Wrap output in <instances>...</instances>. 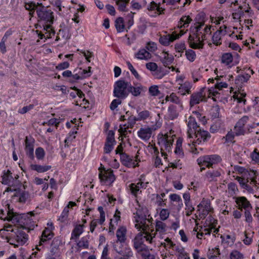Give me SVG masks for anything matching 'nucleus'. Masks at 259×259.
I'll list each match as a JSON object with an SVG mask.
<instances>
[{
    "instance_id": "obj_1",
    "label": "nucleus",
    "mask_w": 259,
    "mask_h": 259,
    "mask_svg": "<svg viewBox=\"0 0 259 259\" xmlns=\"http://www.w3.org/2000/svg\"><path fill=\"white\" fill-rule=\"evenodd\" d=\"M136 211L134 212L135 227L141 232L139 233L133 240L134 248L138 251L146 250V246L144 244L146 241L152 244L155 242V232L150 226L152 225L150 214L148 209L142 206L136 199Z\"/></svg>"
},
{
    "instance_id": "obj_2",
    "label": "nucleus",
    "mask_w": 259,
    "mask_h": 259,
    "mask_svg": "<svg viewBox=\"0 0 259 259\" xmlns=\"http://www.w3.org/2000/svg\"><path fill=\"white\" fill-rule=\"evenodd\" d=\"M2 204L6 207L7 215L3 218L4 214L0 213V218L7 220L12 223H20L22 228L28 230H32L35 227L34 216L31 212L27 214H23L20 217L13 211V208L11 206L8 200H3Z\"/></svg>"
},
{
    "instance_id": "obj_3",
    "label": "nucleus",
    "mask_w": 259,
    "mask_h": 259,
    "mask_svg": "<svg viewBox=\"0 0 259 259\" xmlns=\"http://www.w3.org/2000/svg\"><path fill=\"white\" fill-rule=\"evenodd\" d=\"M190 29L192 34L189 37L190 47L194 49H202L206 35L210 33V27L202 21H196Z\"/></svg>"
},
{
    "instance_id": "obj_4",
    "label": "nucleus",
    "mask_w": 259,
    "mask_h": 259,
    "mask_svg": "<svg viewBox=\"0 0 259 259\" xmlns=\"http://www.w3.org/2000/svg\"><path fill=\"white\" fill-rule=\"evenodd\" d=\"M231 78L230 76L217 75L214 78H209V83H214V87H211L207 91V97L211 98L216 102H222L223 99L221 90L228 87L227 81Z\"/></svg>"
},
{
    "instance_id": "obj_5",
    "label": "nucleus",
    "mask_w": 259,
    "mask_h": 259,
    "mask_svg": "<svg viewBox=\"0 0 259 259\" xmlns=\"http://www.w3.org/2000/svg\"><path fill=\"white\" fill-rule=\"evenodd\" d=\"M6 231L5 235L6 236L8 242L14 247L23 245L28 240V235L23 231L18 229L16 227L11 224H6L3 229H1L0 233Z\"/></svg>"
},
{
    "instance_id": "obj_6",
    "label": "nucleus",
    "mask_w": 259,
    "mask_h": 259,
    "mask_svg": "<svg viewBox=\"0 0 259 259\" xmlns=\"http://www.w3.org/2000/svg\"><path fill=\"white\" fill-rule=\"evenodd\" d=\"M174 141V135H171L170 132H162L158 136V143L160 147L161 155L164 159H167V154L164 151H171Z\"/></svg>"
},
{
    "instance_id": "obj_7",
    "label": "nucleus",
    "mask_w": 259,
    "mask_h": 259,
    "mask_svg": "<svg viewBox=\"0 0 259 259\" xmlns=\"http://www.w3.org/2000/svg\"><path fill=\"white\" fill-rule=\"evenodd\" d=\"M210 137L209 133L205 130L201 129L198 130L193 135V138L189 139L188 145L191 146V144L194 147H191V152L196 154L197 152V149L195 148L197 145L202 144L207 141Z\"/></svg>"
},
{
    "instance_id": "obj_8",
    "label": "nucleus",
    "mask_w": 259,
    "mask_h": 259,
    "mask_svg": "<svg viewBox=\"0 0 259 259\" xmlns=\"http://www.w3.org/2000/svg\"><path fill=\"white\" fill-rule=\"evenodd\" d=\"M40 19L38 20L37 25L42 26L45 33H41L38 34L40 39L51 38L54 35L55 32L51 28V24L53 23L54 17H39Z\"/></svg>"
},
{
    "instance_id": "obj_9",
    "label": "nucleus",
    "mask_w": 259,
    "mask_h": 259,
    "mask_svg": "<svg viewBox=\"0 0 259 259\" xmlns=\"http://www.w3.org/2000/svg\"><path fill=\"white\" fill-rule=\"evenodd\" d=\"M130 82L122 79L116 81L114 85L113 96L121 99H125L128 95Z\"/></svg>"
},
{
    "instance_id": "obj_10",
    "label": "nucleus",
    "mask_w": 259,
    "mask_h": 259,
    "mask_svg": "<svg viewBox=\"0 0 259 259\" xmlns=\"http://www.w3.org/2000/svg\"><path fill=\"white\" fill-rule=\"evenodd\" d=\"M8 193L9 197H11L12 201L24 203L28 198V193L25 191L17 190L16 188L8 187L3 192V194Z\"/></svg>"
},
{
    "instance_id": "obj_11",
    "label": "nucleus",
    "mask_w": 259,
    "mask_h": 259,
    "mask_svg": "<svg viewBox=\"0 0 259 259\" xmlns=\"http://www.w3.org/2000/svg\"><path fill=\"white\" fill-rule=\"evenodd\" d=\"M38 5V3L36 5L35 3L31 2L30 3L26 4L25 7L26 10L30 11V15L33 14L31 13L32 11L36 10L37 16H53V13L51 10H48L47 9L42 6L41 4H40L39 6Z\"/></svg>"
},
{
    "instance_id": "obj_12",
    "label": "nucleus",
    "mask_w": 259,
    "mask_h": 259,
    "mask_svg": "<svg viewBox=\"0 0 259 259\" xmlns=\"http://www.w3.org/2000/svg\"><path fill=\"white\" fill-rule=\"evenodd\" d=\"M54 229V227L52 222H49L47 224V227H46L42 233L41 238L39 240V244L36 246L35 249L39 251H40L44 248L42 244L47 240L51 239L53 236L54 234L53 230Z\"/></svg>"
},
{
    "instance_id": "obj_13",
    "label": "nucleus",
    "mask_w": 259,
    "mask_h": 259,
    "mask_svg": "<svg viewBox=\"0 0 259 259\" xmlns=\"http://www.w3.org/2000/svg\"><path fill=\"white\" fill-rule=\"evenodd\" d=\"M221 160V158L217 155H206L199 157L197 161L200 167L201 170L205 169L204 166L209 167L213 164L217 163Z\"/></svg>"
},
{
    "instance_id": "obj_14",
    "label": "nucleus",
    "mask_w": 259,
    "mask_h": 259,
    "mask_svg": "<svg viewBox=\"0 0 259 259\" xmlns=\"http://www.w3.org/2000/svg\"><path fill=\"white\" fill-rule=\"evenodd\" d=\"M133 24V17H117L115 21V25L118 32L127 31Z\"/></svg>"
},
{
    "instance_id": "obj_15",
    "label": "nucleus",
    "mask_w": 259,
    "mask_h": 259,
    "mask_svg": "<svg viewBox=\"0 0 259 259\" xmlns=\"http://www.w3.org/2000/svg\"><path fill=\"white\" fill-rule=\"evenodd\" d=\"M239 172L242 175L244 179H246L247 181H250V184L253 185L259 181V171L253 169H247L243 167H240L238 169Z\"/></svg>"
},
{
    "instance_id": "obj_16",
    "label": "nucleus",
    "mask_w": 259,
    "mask_h": 259,
    "mask_svg": "<svg viewBox=\"0 0 259 259\" xmlns=\"http://www.w3.org/2000/svg\"><path fill=\"white\" fill-rule=\"evenodd\" d=\"M102 185L111 186L115 180V176L111 169L100 170L99 175Z\"/></svg>"
},
{
    "instance_id": "obj_17",
    "label": "nucleus",
    "mask_w": 259,
    "mask_h": 259,
    "mask_svg": "<svg viewBox=\"0 0 259 259\" xmlns=\"http://www.w3.org/2000/svg\"><path fill=\"white\" fill-rule=\"evenodd\" d=\"M207 91L208 90L203 88L201 89L199 92L192 94L190 100V106H193L199 104L201 102L205 101L206 99V93L207 94Z\"/></svg>"
},
{
    "instance_id": "obj_18",
    "label": "nucleus",
    "mask_w": 259,
    "mask_h": 259,
    "mask_svg": "<svg viewBox=\"0 0 259 259\" xmlns=\"http://www.w3.org/2000/svg\"><path fill=\"white\" fill-rule=\"evenodd\" d=\"M148 183L138 182L137 183H131L127 186V190L135 197L142 192V190L145 189Z\"/></svg>"
},
{
    "instance_id": "obj_19",
    "label": "nucleus",
    "mask_w": 259,
    "mask_h": 259,
    "mask_svg": "<svg viewBox=\"0 0 259 259\" xmlns=\"http://www.w3.org/2000/svg\"><path fill=\"white\" fill-rule=\"evenodd\" d=\"M115 133L113 131H109L106 139L104 147V152L106 154L110 153L114 149L116 142L114 138Z\"/></svg>"
},
{
    "instance_id": "obj_20",
    "label": "nucleus",
    "mask_w": 259,
    "mask_h": 259,
    "mask_svg": "<svg viewBox=\"0 0 259 259\" xmlns=\"http://www.w3.org/2000/svg\"><path fill=\"white\" fill-rule=\"evenodd\" d=\"M121 163L128 168H134L138 165L139 160L137 157H131L126 153H122L120 155Z\"/></svg>"
},
{
    "instance_id": "obj_21",
    "label": "nucleus",
    "mask_w": 259,
    "mask_h": 259,
    "mask_svg": "<svg viewBox=\"0 0 259 259\" xmlns=\"http://www.w3.org/2000/svg\"><path fill=\"white\" fill-rule=\"evenodd\" d=\"M98 210L100 213L99 219H94L90 223V231L93 233L98 225L102 226L105 221V213L102 206H99Z\"/></svg>"
},
{
    "instance_id": "obj_22",
    "label": "nucleus",
    "mask_w": 259,
    "mask_h": 259,
    "mask_svg": "<svg viewBox=\"0 0 259 259\" xmlns=\"http://www.w3.org/2000/svg\"><path fill=\"white\" fill-rule=\"evenodd\" d=\"M236 207L240 210H251L252 206L250 202L244 196H238L234 197Z\"/></svg>"
},
{
    "instance_id": "obj_23",
    "label": "nucleus",
    "mask_w": 259,
    "mask_h": 259,
    "mask_svg": "<svg viewBox=\"0 0 259 259\" xmlns=\"http://www.w3.org/2000/svg\"><path fill=\"white\" fill-rule=\"evenodd\" d=\"M212 209L210 202L208 199H203L198 205V210L199 212V215L201 218H204L211 211Z\"/></svg>"
},
{
    "instance_id": "obj_24",
    "label": "nucleus",
    "mask_w": 259,
    "mask_h": 259,
    "mask_svg": "<svg viewBox=\"0 0 259 259\" xmlns=\"http://www.w3.org/2000/svg\"><path fill=\"white\" fill-rule=\"evenodd\" d=\"M188 131H187V137L188 139L193 138V135L196 133V132L198 131L197 123L194 117L190 116L188 119L187 120Z\"/></svg>"
},
{
    "instance_id": "obj_25",
    "label": "nucleus",
    "mask_w": 259,
    "mask_h": 259,
    "mask_svg": "<svg viewBox=\"0 0 259 259\" xmlns=\"http://www.w3.org/2000/svg\"><path fill=\"white\" fill-rule=\"evenodd\" d=\"M248 120V117L244 116L236 124L234 127V133L236 136L244 135L245 132V125Z\"/></svg>"
},
{
    "instance_id": "obj_26",
    "label": "nucleus",
    "mask_w": 259,
    "mask_h": 259,
    "mask_svg": "<svg viewBox=\"0 0 259 259\" xmlns=\"http://www.w3.org/2000/svg\"><path fill=\"white\" fill-rule=\"evenodd\" d=\"M12 176V173L9 170H8L4 174L2 177V183L4 185H8L9 187L14 188V186L18 184V182Z\"/></svg>"
},
{
    "instance_id": "obj_27",
    "label": "nucleus",
    "mask_w": 259,
    "mask_h": 259,
    "mask_svg": "<svg viewBox=\"0 0 259 259\" xmlns=\"http://www.w3.org/2000/svg\"><path fill=\"white\" fill-rule=\"evenodd\" d=\"M183 34H179L175 32H173L171 34H168L161 36L159 38L160 43L164 46H168L170 44L173 42L174 40L178 39Z\"/></svg>"
},
{
    "instance_id": "obj_28",
    "label": "nucleus",
    "mask_w": 259,
    "mask_h": 259,
    "mask_svg": "<svg viewBox=\"0 0 259 259\" xmlns=\"http://www.w3.org/2000/svg\"><path fill=\"white\" fill-rule=\"evenodd\" d=\"M152 134V129L148 126L141 127L137 132L138 137L144 141H148L150 139Z\"/></svg>"
},
{
    "instance_id": "obj_29",
    "label": "nucleus",
    "mask_w": 259,
    "mask_h": 259,
    "mask_svg": "<svg viewBox=\"0 0 259 259\" xmlns=\"http://www.w3.org/2000/svg\"><path fill=\"white\" fill-rule=\"evenodd\" d=\"M183 109V105H177L172 104L168 108V116L171 120L176 118L179 113Z\"/></svg>"
},
{
    "instance_id": "obj_30",
    "label": "nucleus",
    "mask_w": 259,
    "mask_h": 259,
    "mask_svg": "<svg viewBox=\"0 0 259 259\" xmlns=\"http://www.w3.org/2000/svg\"><path fill=\"white\" fill-rule=\"evenodd\" d=\"M227 33V27L225 25L221 26L220 29L217 31L212 37L213 42L217 45L221 44V38L222 36L226 35Z\"/></svg>"
},
{
    "instance_id": "obj_31",
    "label": "nucleus",
    "mask_w": 259,
    "mask_h": 259,
    "mask_svg": "<svg viewBox=\"0 0 259 259\" xmlns=\"http://www.w3.org/2000/svg\"><path fill=\"white\" fill-rule=\"evenodd\" d=\"M25 150L26 155L29 158L33 160L34 158V143L32 139H29L27 137L25 139Z\"/></svg>"
},
{
    "instance_id": "obj_32",
    "label": "nucleus",
    "mask_w": 259,
    "mask_h": 259,
    "mask_svg": "<svg viewBox=\"0 0 259 259\" xmlns=\"http://www.w3.org/2000/svg\"><path fill=\"white\" fill-rule=\"evenodd\" d=\"M168 193L167 191L162 192L160 194H152V200L154 201L155 203L158 206H164L165 205V199L166 194Z\"/></svg>"
},
{
    "instance_id": "obj_33",
    "label": "nucleus",
    "mask_w": 259,
    "mask_h": 259,
    "mask_svg": "<svg viewBox=\"0 0 259 259\" xmlns=\"http://www.w3.org/2000/svg\"><path fill=\"white\" fill-rule=\"evenodd\" d=\"M120 212L116 209L113 217L110 219L109 232H113L118 226L119 222L120 221Z\"/></svg>"
},
{
    "instance_id": "obj_34",
    "label": "nucleus",
    "mask_w": 259,
    "mask_h": 259,
    "mask_svg": "<svg viewBox=\"0 0 259 259\" xmlns=\"http://www.w3.org/2000/svg\"><path fill=\"white\" fill-rule=\"evenodd\" d=\"M220 237L222 243L229 247L234 245L236 240V235L234 233L231 234H224L221 235Z\"/></svg>"
},
{
    "instance_id": "obj_35",
    "label": "nucleus",
    "mask_w": 259,
    "mask_h": 259,
    "mask_svg": "<svg viewBox=\"0 0 259 259\" xmlns=\"http://www.w3.org/2000/svg\"><path fill=\"white\" fill-rule=\"evenodd\" d=\"M150 116V113L148 110H143L138 113V117H131L130 120H132L131 125L135 124L137 121L144 120L148 119Z\"/></svg>"
},
{
    "instance_id": "obj_36",
    "label": "nucleus",
    "mask_w": 259,
    "mask_h": 259,
    "mask_svg": "<svg viewBox=\"0 0 259 259\" xmlns=\"http://www.w3.org/2000/svg\"><path fill=\"white\" fill-rule=\"evenodd\" d=\"M147 9L151 12H153L154 13L161 15L164 14V11L165 9L161 7V5L157 4L154 2H152L148 6Z\"/></svg>"
},
{
    "instance_id": "obj_37",
    "label": "nucleus",
    "mask_w": 259,
    "mask_h": 259,
    "mask_svg": "<svg viewBox=\"0 0 259 259\" xmlns=\"http://www.w3.org/2000/svg\"><path fill=\"white\" fill-rule=\"evenodd\" d=\"M180 86L178 88L179 92L182 95H185L186 94H189L191 92V89L192 87V84L191 82L188 81H185L183 83H179Z\"/></svg>"
},
{
    "instance_id": "obj_38",
    "label": "nucleus",
    "mask_w": 259,
    "mask_h": 259,
    "mask_svg": "<svg viewBox=\"0 0 259 259\" xmlns=\"http://www.w3.org/2000/svg\"><path fill=\"white\" fill-rule=\"evenodd\" d=\"M226 192L229 197H232L233 199L234 197H237L236 195L239 193V190L237 185L234 183H229Z\"/></svg>"
},
{
    "instance_id": "obj_39",
    "label": "nucleus",
    "mask_w": 259,
    "mask_h": 259,
    "mask_svg": "<svg viewBox=\"0 0 259 259\" xmlns=\"http://www.w3.org/2000/svg\"><path fill=\"white\" fill-rule=\"evenodd\" d=\"M135 57L139 60H148L152 57V55L145 48H142L135 54Z\"/></svg>"
},
{
    "instance_id": "obj_40",
    "label": "nucleus",
    "mask_w": 259,
    "mask_h": 259,
    "mask_svg": "<svg viewBox=\"0 0 259 259\" xmlns=\"http://www.w3.org/2000/svg\"><path fill=\"white\" fill-rule=\"evenodd\" d=\"M221 62L230 68L234 65L233 55L230 53H224L221 57Z\"/></svg>"
},
{
    "instance_id": "obj_41",
    "label": "nucleus",
    "mask_w": 259,
    "mask_h": 259,
    "mask_svg": "<svg viewBox=\"0 0 259 259\" xmlns=\"http://www.w3.org/2000/svg\"><path fill=\"white\" fill-rule=\"evenodd\" d=\"M246 93L243 91L235 92L233 96L234 100L240 104L244 105L246 103Z\"/></svg>"
},
{
    "instance_id": "obj_42",
    "label": "nucleus",
    "mask_w": 259,
    "mask_h": 259,
    "mask_svg": "<svg viewBox=\"0 0 259 259\" xmlns=\"http://www.w3.org/2000/svg\"><path fill=\"white\" fill-rule=\"evenodd\" d=\"M167 230V226L163 221L157 219L155 220V231L156 232L160 234H164L166 233Z\"/></svg>"
},
{
    "instance_id": "obj_43",
    "label": "nucleus",
    "mask_w": 259,
    "mask_h": 259,
    "mask_svg": "<svg viewBox=\"0 0 259 259\" xmlns=\"http://www.w3.org/2000/svg\"><path fill=\"white\" fill-rule=\"evenodd\" d=\"M143 86L140 84L132 86L130 83L128 87V93H131L134 96L137 97L143 91Z\"/></svg>"
},
{
    "instance_id": "obj_44",
    "label": "nucleus",
    "mask_w": 259,
    "mask_h": 259,
    "mask_svg": "<svg viewBox=\"0 0 259 259\" xmlns=\"http://www.w3.org/2000/svg\"><path fill=\"white\" fill-rule=\"evenodd\" d=\"M165 100L166 102L172 103L174 105H183L182 101L174 93H171L169 95H167L165 97Z\"/></svg>"
},
{
    "instance_id": "obj_45",
    "label": "nucleus",
    "mask_w": 259,
    "mask_h": 259,
    "mask_svg": "<svg viewBox=\"0 0 259 259\" xmlns=\"http://www.w3.org/2000/svg\"><path fill=\"white\" fill-rule=\"evenodd\" d=\"M126 229L124 227H120L117 230L116 236L117 237V240L121 242H125L126 239Z\"/></svg>"
},
{
    "instance_id": "obj_46",
    "label": "nucleus",
    "mask_w": 259,
    "mask_h": 259,
    "mask_svg": "<svg viewBox=\"0 0 259 259\" xmlns=\"http://www.w3.org/2000/svg\"><path fill=\"white\" fill-rule=\"evenodd\" d=\"M175 50L176 53V57L179 58L182 56L184 51L186 50V46L184 41L179 42L175 45Z\"/></svg>"
},
{
    "instance_id": "obj_47",
    "label": "nucleus",
    "mask_w": 259,
    "mask_h": 259,
    "mask_svg": "<svg viewBox=\"0 0 259 259\" xmlns=\"http://www.w3.org/2000/svg\"><path fill=\"white\" fill-rule=\"evenodd\" d=\"M30 167L31 170L36 171L39 173L46 172L51 168V166L50 165H41L36 164H32L30 165Z\"/></svg>"
},
{
    "instance_id": "obj_48",
    "label": "nucleus",
    "mask_w": 259,
    "mask_h": 259,
    "mask_svg": "<svg viewBox=\"0 0 259 259\" xmlns=\"http://www.w3.org/2000/svg\"><path fill=\"white\" fill-rule=\"evenodd\" d=\"M76 205V203L72 201H70L68 205L64 207L61 215L59 217V220L61 222H64L68 217L69 209Z\"/></svg>"
},
{
    "instance_id": "obj_49",
    "label": "nucleus",
    "mask_w": 259,
    "mask_h": 259,
    "mask_svg": "<svg viewBox=\"0 0 259 259\" xmlns=\"http://www.w3.org/2000/svg\"><path fill=\"white\" fill-rule=\"evenodd\" d=\"M147 2L145 0H132L131 2V8L133 10H139L145 7Z\"/></svg>"
},
{
    "instance_id": "obj_50",
    "label": "nucleus",
    "mask_w": 259,
    "mask_h": 259,
    "mask_svg": "<svg viewBox=\"0 0 259 259\" xmlns=\"http://www.w3.org/2000/svg\"><path fill=\"white\" fill-rule=\"evenodd\" d=\"M170 201L175 202L177 204V209L180 210L183 207V203L181 196L177 194H171L169 195Z\"/></svg>"
},
{
    "instance_id": "obj_51",
    "label": "nucleus",
    "mask_w": 259,
    "mask_h": 259,
    "mask_svg": "<svg viewBox=\"0 0 259 259\" xmlns=\"http://www.w3.org/2000/svg\"><path fill=\"white\" fill-rule=\"evenodd\" d=\"M174 57L167 52H163L161 56V61L165 66L171 64L174 61Z\"/></svg>"
},
{
    "instance_id": "obj_52",
    "label": "nucleus",
    "mask_w": 259,
    "mask_h": 259,
    "mask_svg": "<svg viewBox=\"0 0 259 259\" xmlns=\"http://www.w3.org/2000/svg\"><path fill=\"white\" fill-rule=\"evenodd\" d=\"M247 71L248 72H245L238 75L237 78L236 79V81L240 82L241 83L246 82L250 77V74H252L253 73V71L251 69H248Z\"/></svg>"
},
{
    "instance_id": "obj_53",
    "label": "nucleus",
    "mask_w": 259,
    "mask_h": 259,
    "mask_svg": "<svg viewBox=\"0 0 259 259\" xmlns=\"http://www.w3.org/2000/svg\"><path fill=\"white\" fill-rule=\"evenodd\" d=\"M83 225H77L71 233V238L77 239L83 232Z\"/></svg>"
},
{
    "instance_id": "obj_54",
    "label": "nucleus",
    "mask_w": 259,
    "mask_h": 259,
    "mask_svg": "<svg viewBox=\"0 0 259 259\" xmlns=\"http://www.w3.org/2000/svg\"><path fill=\"white\" fill-rule=\"evenodd\" d=\"M157 213L159 214V220L164 221L166 220L170 214V211L166 208H158L156 209Z\"/></svg>"
},
{
    "instance_id": "obj_55",
    "label": "nucleus",
    "mask_w": 259,
    "mask_h": 259,
    "mask_svg": "<svg viewBox=\"0 0 259 259\" xmlns=\"http://www.w3.org/2000/svg\"><path fill=\"white\" fill-rule=\"evenodd\" d=\"M172 250L176 251L177 253V255L178 259H180V258H182L185 255L188 254V253L185 251L184 247L181 245L175 244L172 246Z\"/></svg>"
},
{
    "instance_id": "obj_56",
    "label": "nucleus",
    "mask_w": 259,
    "mask_h": 259,
    "mask_svg": "<svg viewBox=\"0 0 259 259\" xmlns=\"http://www.w3.org/2000/svg\"><path fill=\"white\" fill-rule=\"evenodd\" d=\"M126 246L125 241L121 242L116 240L113 244V248L117 253L120 254L123 252V249Z\"/></svg>"
},
{
    "instance_id": "obj_57",
    "label": "nucleus",
    "mask_w": 259,
    "mask_h": 259,
    "mask_svg": "<svg viewBox=\"0 0 259 259\" xmlns=\"http://www.w3.org/2000/svg\"><path fill=\"white\" fill-rule=\"evenodd\" d=\"M221 175V173L218 170H209L206 174V178L209 181H214L215 179Z\"/></svg>"
},
{
    "instance_id": "obj_58",
    "label": "nucleus",
    "mask_w": 259,
    "mask_h": 259,
    "mask_svg": "<svg viewBox=\"0 0 259 259\" xmlns=\"http://www.w3.org/2000/svg\"><path fill=\"white\" fill-rule=\"evenodd\" d=\"M76 94L78 96L79 100L76 101V105L79 106H83L85 107V105L88 103V101L85 99L84 95L81 92L79 91H77Z\"/></svg>"
},
{
    "instance_id": "obj_59",
    "label": "nucleus",
    "mask_w": 259,
    "mask_h": 259,
    "mask_svg": "<svg viewBox=\"0 0 259 259\" xmlns=\"http://www.w3.org/2000/svg\"><path fill=\"white\" fill-rule=\"evenodd\" d=\"M129 125L124 124H120L118 129V132L122 137H126L128 133H131V131L128 130Z\"/></svg>"
},
{
    "instance_id": "obj_60",
    "label": "nucleus",
    "mask_w": 259,
    "mask_h": 259,
    "mask_svg": "<svg viewBox=\"0 0 259 259\" xmlns=\"http://www.w3.org/2000/svg\"><path fill=\"white\" fill-rule=\"evenodd\" d=\"M185 56L187 59L191 62H193L196 58V55L193 50L188 49L185 51Z\"/></svg>"
},
{
    "instance_id": "obj_61",
    "label": "nucleus",
    "mask_w": 259,
    "mask_h": 259,
    "mask_svg": "<svg viewBox=\"0 0 259 259\" xmlns=\"http://www.w3.org/2000/svg\"><path fill=\"white\" fill-rule=\"evenodd\" d=\"M191 20V17H181L179 27L184 28L187 27Z\"/></svg>"
},
{
    "instance_id": "obj_62",
    "label": "nucleus",
    "mask_w": 259,
    "mask_h": 259,
    "mask_svg": "<svg viewBox=\"0 0 259 259\" xmlns=\"http://www.w3.org/2000/svg\"><path fill=\"white\" fill-rule=\"evenodd\" d=\"M217 224V220L214 219L213 217L209 216L206 220L204 226V228H207L210 226H216Z\"/></svg>"
},
{
    "instance_id": "obj_63",
    "label": "nucleus",
    "mask_w": 259,
    "mask_h": 259,
    "mask_svg": "<svg viewBox=\"0 0 259 259\" xmlns=\"http://www.w3.org/2000/svg\"><path fill=\"white\" fill-rule=\"evenodd\" d=\"M250 158L253 163L256 164L259 162V152L254 149L250 154Z\"/></svg>"
},
{
    "instance_id": "obj_64",
    "label": "nucleus",
    "mask_w": 259,
    "mask_h": 259,
    "mask_svg": "<svg viewBox=\"0 0 259 259\" xmlns=\"http://www.w3.org/2000/svg\"><path fill=\"white\" fill-rule=\"evenodd\" d=\"M243 254L236 250H233L230 254V259H242Z\"/></svg>"
}]
</instances>
